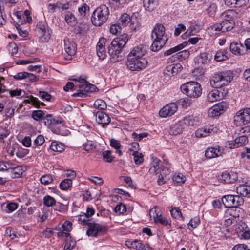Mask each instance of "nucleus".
<instances>
[{
	"label": "nucleus",
	"mask_w": 250,
	"mask_h": 250,
	"mask_svg": "<svg viewBox=\"0 0 250 250\" xmlns=\"http://www.w3.org/2000/svg\"><path fill=\"white\" fill-rule=\"evenodd\" d=\"M217 129L213 125H211L207 128H201L196 130L195 135L197 137H206L207 135H211L212 133L217 132Z\"/></svg>",
	"instance_id": "nucleus-19"
},
{
	"label": "nucleus",
	"mask_w": 250,
	"mask_h": 250,
	"mask_svg": "<svg viewBox=\"0 0 250 250\" xmlns=\"http://www.w3.org/2000/svg\"><path fill=\"white\" fill-rule=\"evenodd\" d=\"M143 5L146 10L153 11L158 5V0H143Z\"/></svg>",
	"instance_id": "nucleus-26"
},
{
	"label": "nucleus",
	"mask_w": 250,
	"mask_h": 250,
	"mask_svg": "<svg viewBox=\"0 0 250 250\" xmlns=\"http://www.w3.org/2000/svg\"><path fill=\"white\" fill-rule=\"evenodd\" d=\"M38 95L42 99L46 100L47 101H50L52 98L51 95L45 91H39Z\"/></svg>",
	"instance_id": "nucleus-57"
},
{
	"label": "nucleus",
	"mask_w": 250,
	"mask_h": 250,
	"mask_svg": "<svg viewBox=\"0 0 250 250\" xmlns=\"http://www.w3.org/2000/svg\"><path fill=\"white\" fill-rule=\"evenodd\" d=\"M172 179L177 183H183L186 180V177L180 173H175Z\"/></svg>",
	"instance_id": "nucleus-49"
},
{
	"label": "nucleus",
	"mask_w": 250,
	"mask_h": 250,
	"mask_svg": "<svg viewBox=\"0 0 250 250\" xmlns=\"http://www.w3.org/2000/svg\"><path fill=\"white\" fill-rule=\"evenodd\" d=\"M25 102L32 104L37 108H39L40 105H45L43 102H40L37 98L30 96L28 99L25 100Z\"/></svg>",
	"instance_id": "nucleus-31"
},
{
	"label": "nucleus",
	"mask_w": 250,
	"mask_h": 250,
	"mask_svg": "<svg viewBox=\"0 0 250 250\" xmlns=\"http://www.w3.org/2000/svg\"><path fill=\"white\" fill-rule=\"evenodd\" d=\"M229 53L227 50L223 49L218 51L215 55L214 59L218 62H221L227 59Z\"/></svg>",
	"instance_id": "nucleus-28"
},
{
	"label": "nucleus",
	"mask_w": 250,
	"mask_h": 250,
	"mask_svg": "<svg viewBox=\"0 0 250 250\" xmlns=\"http://www.w3.org/2000/svg\"><path fill=\"white\" fill-rule=\"evenodd\" d=\"M102 155L104 160L107 163H111L114 158V157L111 155V152L109 150L103 151Z\"/></svg>",
	"instance_id": "nucleus-51"
},
{
	"label": "nucleus",
	"mask_w": 250,
	"mask_h": 250,
	"mask_svg": "<svg viewBox=\"0 0 250 250\" xmlns=\"http://www.w3.org/2000/svg\"><path fill=\"white\" fill-rule=\"evenodd\" d=\"M232 250H250V249L245 244H238L235 245Z\"/></svg>",
	"instance_id": "nucleus-64"
},
{
	"label": "nucleus",
	"mask_w": 250,
	"mask_h": 250,
	"mask_svg": "<svg viewBox=\"0 0 250 250\" xmlns=\"http://www.w3.org/2000/svg\"><path fill=\"white\" fill-rule=\"evenodd\" d=\"M94 106L97 109L103 110L106 108V104L104 101L98 99L95 101Z\"/></svg>",
	"instance_id": "nucleus-45"
},
{
	"label": "nucleus",
	"mask_w": 250,
	"mask_h": 250,
	"mask_svg": "<svg viewBox=\"0 0 250 250\" xmlns=\"http://www.w3.org/2000/svg\"><path fill=\"white\" fill-rule=\"evenodd\" d=\"M122 27L118 23L111 25L110 28V32L113 34H116L118 32H120Z\"/></svg>",
	"instance_id": "nucleus-56"
},
{
	"label": "nucleus",
	"mask_w": 250,
	"mask_h": 250,
	"mask_svg": "<svg viewBox=\"0 0 250 250\" xmlns=\"http://www.w3.org/2000/svg\"><path fill=\"white\" fill-rule=\"evenodd\" d=\"M53 178L50 174L42 175L40 179L42 184L47 185L53 182Z\"/></svg>",
	"instance_id": "nucleus-48"
},
{
	"label": "nucleus",
	"mask_w": 250,
	"mask_h": 250,
	"mask_svg": "<svg viewBox=\"0 0 250 250\" xmlns=\"http://www.w3.org/2000/svg\"><path fill=\"white\" fill-rule=\"evenodd\" d=\"M109 14L108 8L105 5H102L93 12L91 21L95 26H101L107 21Z\"/></svg>",
	"instance_id": "nucleus-5"
},
{
	"label": "nucleus",
	"mask_w": 250,
	"mask_h": 250,
	"mask_svg": "<svg viewBox=\"0 0 250 250\" xmlns=\"http://www.w3.org/2000/svg\"><path fill=\"white\" fill-rule=\"evenodd\" d=\"M243 199L238 195H227L222 198V204L226 208L238 207L243 204Z\"/></svg>",
	"instance_id": "nucleus-8"
},
{
	"label": "nucleus",
	"mask_w": 250,
	"mask_h": 250,
	"mask_svg": "<svg viewBox=\"0 0 250 250\" xmlns=\"http://www.w3.org/2000/svg\"><path fill=\"white\" fill-rule=\"evenodd\" d=\"M96 143L94 141L88 140L83 144V149L86 151H89L96 147Z\"/></svg>",
	"instance_id": "nucleus-46"
},
{
	"label": "nucleus",
	"mask_w": 250,
	"mask_h": 250,
	"mask_svg": "<svg viewBox=\"0 0 250 250\" xmlns=\"http://www.w3.org/2000/svg\"><path fill=\"white\" fill-rule=\"evenodd\" d=\"M148 135V133L147 132H144L142 133L137 134L136 132L132 133V137L134 138V140L137 141H141L143 138L146 137Z\"/></svg>",
	"instance_id": "nucleus-55"
},
{
	"label": "nucleus",
	"mask_w": 250,
	"mask_h": 250,
	"mask_svg": "<svg viewBox=\"0 0 250 250\" xmlns=\"http://www.w3.org/2000/svg\"><path fill=\"white\" fill-rule=\"evenodd\" d=\"M129 39L128 36L125 33H124L116 38L114 39L112 42L114 44H117L119 46L124 48Z\"/></svg>",
	"instance_id": "nucleus-25"
},
{
	"label": "nucleus",
	"mask_w": 250,
	"mask_h": 250,
	"mask_svg": "<svg viewBox=\"0 0 250 250\" xmlns=\"http://www.w3.org/2000/svg\"><path fill=\"white\" fill-rule=\"evenodd\" d=\"M37 27L38 32L41 34L40 38L42 41L43 42H48L50 38L52 31L49 28L47 24L45 22L39 21Z\"/></svg>",
	"instance_id": "nucleus-10"
},
{
	"label": "nucleus",
	"mask_w": 250,
	"mask_h": 250,
	"mask_svg": "<svg viewBox=\"0 0 250 250\" xmlns=\"http://www.w3.org/2000/svg\"><path fill=\"white\" fill-rule=\"evenodd\" d=\"M224 97L223 92L216 88L212 90L208 94L207 99L208 101L213 102L216 101H219Z\"/></svg>",
	"instance_id": "nucleus-22"
},
{
	"label": "nucleus",
	"mask_w": 250,
	"mask_h": 250,
	"mask_svg": "<svg viewBox=\"0 0 250 250\" xmlns=\"http://www.w3.org/2000/svg\"><path fill=\"white\" fill-rule=\"evenodd\" d=\"M189 51L188 50H184L176 53L174 56L179 61H182L188 57Z\"/></svg>",
	"instance_id": "nucleus-44"
},
{
	"label": "nucleus",
	"mask_w": 250,
	"mask_h": 250,
	"mask_svg": "<svg viewBox=\"0 0 250 250\" xmlns=\"http://www.w3.org/2000/svg\"><path fill=\"white\" fill-rule=\"evenodd\" d=\"M241 44L238 43H231L230 44V51L235 55H238L240 54V47Z\"/></svg>",
	"instance_id": "nucleus-43"
},
{
	"label": "nucleus",
	"mask_w": 250,
	"mask_h": 250,
	"mask_svg": "<svg viewBox=\"0 0 250 250\" xmlns=\"http://www.w3.org/2000/svg\"><path fill=\"white\" fill-rule=\"evenodd\" d=\"M83 89L86 92H93L96 91L97 87L95 85L88 83Z\"/></svg>",
	"instance_id": "nucleus-60"
},
{
	"label": "nucleus",
	"mask_w": 250,
	"mask_h": 250,
	"mask_svg": "<svg viewBox=\"0 0 250 250\" xmlns=\"http://www.w3.org/2000/svg\"><path fill=\"white\" fill-rule=\"evenodd\" d=\"M72 80L73 81H78L82 84V85L79 86L81 89V91L79 92L74 93L72 96L74 97H85L87 96V94L83 91V89L86 85V84L88 83L85 80V79L81 78H79L78 79H73Z\"/></svg>",
	"instance_id": "nucleus-24"
},
{
	"label": "nucleus",
	"mask_w": 250,
	"mask_h": 250,
	"mask_svg": "<svg viewBox=\"0 0 250 250\" xmlns=\"http://www.w3.org/2000/svg\"><path fill=\"white\" fill-rule=\"evenodd\" d=\"M106 42V40L105 38H101L100 39L97 44V54L101 60H104L106 56V51L105 48Z\"/></svg>",
	"instance_id": "nucleus-14"
},
{
	"label": "nucleus",
	"mask_w": 250,
	"mask_h": 250,
	"mask_svg": "<svg viewBox=\"0 0 250 250\" xmlns=\"http://www.w3.org/2000/svg\"><path fill=\"white\" fill-rule=\"evenodd\" d=\"M164 171V166L161 161L157 158L153 160L151 163V167L149 170L150 173L158 174Z\"/></svg>",
	"instance_id": "nucleus-17"
},
{
	"label": "nucleus",
	"mask_w": 250,
	"mask_h": 250,
	"mask_svg": "<svg viewBox=\"0 0 250 250\" xmlns=\"http://www.w3.org/2000/svg\"><path fill=\"white\" fill-rule=\"evenodd\" d=\"M134 157V162L136 165H140L144 161L143 155L137 151H134L132 154Z\"/></svg>",
	"instance_id": "nucleus-41"
},
{
	"label": "nucleus",
	"mask_w": 250,
	"mask_h": 250,
	"mask_svg": "<svg viewBox=\"0 0 250 250\" xmlns=\"http://www.w3.org/2000/svg\"><path fill=\"white\" fill-rule=\"evenodd\" d=\"M146 53V46L140 45L133 47L127 55V68L132 71H139L145 68L148 61L144 56Z\"/></svg>",
	"instance_id": "nucleus-1"
},
{
	"label": "nucleus",
	"mask_w": 250,
	"mask_h": 250,
	"mask_svg": "<svg viewBox=\"0 0 250 250\" xmlns=\"http://www.w3.org/2000/svg\"><path fill=\"white\" fill-rule=\"evenodd\" d=\"M123 48L117 44H113L112 41L108 46V53L113 59L115 57H118L122 53Z\"/></svg>",
	"instance_id": "nucleus-23"
},
{
	"label": "nucleus",
	"mask_w": 250,
	"mask_h": 250,
	"mask_svg": "<svg viewBox=\"0 0 250 250\" xmlns=\"http://www.w3.org/2000/svg\"><path fill=\"white\" fill-rule=\"evenodd\" d=\"M200 222V219L198 217H195L194 218L191 219L188 225L190 226L192 229L197 227V226L199 224Z\"/></svg>",
	"instance_id": "nucleus-58"
},
{
	"label": "nucleus",
	"mask_w": 250,
	"mask_h": 250,
	"mask_svg": "<svg viewBox=\"0 0 250 250\" xmlns=\"http://www.w3.org/2000/svg\"><path fill=\"white\" fill-rule=\"evenodd\" d=\"M165 33V28L162 24H157L154 26L151 34L153 41L150 49L152 51H158L166 44L168 38Z\"/></svg>",
	"instance_id": "nucleus-2"
},
{
	"label": "nucleus",
	"mask_w": 250,
	"mask_h": 250,
	"mask_svg": "<svg viewBox=\"0 0 250 250\" xmlns=\"http://www.w3.org/2000/svg\"><path fill=\"white\" fill-rule=\"evenodd\" d=\"M171 215L175 218H183L182 213L178 208H173L170 210Z\"/></svg>",
	"instance_id": "nucleus-54"
},
{
	"label": "nucleus",
	"mask_w": 250,
	"mask_h": 250,
	"mask_svg": "<svg viewBox=\"0 0 250 250\" xmlns=\"http://www.w3.org/2000/svg\"><path fill=\"white\" fill-rule=\"evenodd\" d=\"M45 114V112L41 110H34L32 111L31 117L32 118L36 121H39L40 120H42V119L44 120V116Z\"/></svg>",
	"instance_id": "nucleus-35"
},
{
	"label": "nucleus",
	"mask_w": 250,
	"mask_h": 250,
	"mask_svg": "<svg viewBox=\"0 0 250 250\" xmlns=\"http://www.w3.org/2000/svg\"><path fill=\"white\" fill-rule=\"evenodd\" d=\"M180 89L184 94L194 98L199 97L202 94L201 85L196 82L191 81L183 84Z\"/></svg>",
	"instance_id": "nucleus-6"
},
{
	"label": "nucleus",
	"mask_w": 250,
	"mask_h": 250,
	"mask_svg": "<svg viewBox=\"0 0 250 250\" xmlns=\"http://www.w3.org/2000/svg\"><path fill=\"white\" fill-rule=\"evenodd\" d=\"M64 50L70 57L68 59H71V57L75 54L77 51L76 43L69 39H64Z\"/></svg>",
	"instance_id": "nucleus-16"
},
{
	"label": "nucleus",
	"mask_w": 250,
	"mask_h": 250,
	"mask_svg": "<svg viewBox=\"0 0 250 250\" xmlns=\"http://www.w3.org/2000/svg\"><path fill=\"white\" fill-rule=\"evenodd\" d=\"M217 6L215 4H211L209 7L207 9V13L210 16H214L215 14Z\"/></svg>",
	"instance_id": "nucleus-61"
},
{
	"label": "nucleus",
	"mask_w": 250,
	"mask_h": 250,
	"mask_svg": "<svg viewBox=\"0 0 250 250\" xmlns=\"http://www.w3.org/2000/svg\"><path fill=\"white\" fill-rule=\"evenodd\" d=\"M105 227L96 223H89L88 224V229L86 234L89 236L96 237L104 234L106 231Z\"/></svg>",
	"instance_id": "nucleus-9"
},
{
	"label": "nucleus",
	"mask_w": 250,
	"mask_h": 250,
	"mask_svg": "<svg viewBox=\"0 0 250 250\" xmlns=\"http://www.w3.org/2000/svg\"><path fill=\"white\" fill-rule=\"evenodd\" d=\"M77 218L78 221H79L82 225H88V224L90 223L88 222V221L90 220V219L87 217L85 213L77 216Z\"/></svg>",
	"instance_id": "nucleus-53"
},
{
	"label": "nucleus",
	"mask_w": 250,
	"mask_h": 250,
	"mask_svg": "<svg viewBox=\"0 0 250 250\" xmlns=\"http://www.w3.org/2000/svg\"><path fill=\"white\" fill-rule=\"evenodd\" d=\"M229 213L231 216L234 218L239 217L240 213H242L243 210L237 207H233L229 208Z\"/></svg>",
	"instance_id": "nucleus-47"
},
{
	"label": "nucleus",
	"mask_w": 250,
	"mask_h": 250,
	"mask_svg": "<svg viewBox=\"0 0 250 250\" xmlns=\"http://www.w3.org/2000/svg\"><path fill=\"white\" fill-rule=\"evenodd\" d=\"M126 245L137 250H142L144 248V244L141 243V241L138 240H135L132 242L127 241Z\"/></svg>",
	"instance_id": "nucleus-32"
},
{
	"label": "nucleus",
	"mask_w": 250,
	"mask_h": 250,
	"mask_svg": "<svg viewBox=\"0 0 250 250\" xmlns=\"http://www.w3.org/2000/svg\"><path fill=\"white\" fill-rule=\"evenodd\" d=\"M110 142L111 147L116 149V153L118 154L119 156H121L122 154V150L120 149L121 147L120 142L115 139H110Z\"/></svg>",
	"instance_id": "nucleus-36"
},
{
	"label": "nucleus",
	"mask_w": 250,
	"mask_h": 250,
	"mask_svg": "<svg viewBox=\"0 0 250 250\" xmlns=\"http://www.w3.org/2000/svg\"><path fill=\"white\" fill-rule=\"evenodd\" d=\"M65 21L69 23L70 25H74L76 23V18L73 14L68 12L65 16Z\"/></svg>",
	"instance_id": "nucleus-50"
},
{
	"label": "nucleus",
	"mask_w": 250,
	"mask_h": 250,
	"mask_svg": "<svg viewBox=\"0 0 250 250\" xmlns=\"http://www.w3.org/2000/svg\"><path fill=\"white\" fill-rule=\"evenodd\" d=\"M178 106L175 103H170L163 106L159 111L160 116L166 118L173 115L177 110Z\"/></svg>",
	"instance_id": "nucleus-12"
},
{
	"label": "nucleus",
	"mask_w": 250,
	"mask_h": 250,
	"mask_svg": "<svg viewBox=\"0 0 250 250\" xmlns=\"http://www.w3.org/2000/svg\"><path fill=\"white\" fill-rule=\"evenodd\" d=\"M248 142V138L246 135H241L238 137H237L234 140V142L236 147L241 146H242L245 145Z\"/></svg>",
	"instance_id": "nucleus-37"
},
{
	"label": "nucleus",
	"mask_w": 250,
	"mask_h": 250,
	"mask_svg": "<svg viewBox=\"0 0 250 250\" xmlns=\"http://www.w3.org/2000/svg\"><path fill=\"white\" fill-rule=\"evenodd\" d=\"M219 179L222 182L231 183L235 181L238 179V176L236 173L225 171L222 172L221 175L219 176Z\"/></svg>",
	"instance_id": "nucleus-15"
},
{
	"label": "nucleus",
	"mask_w": 250,
	"mask_h": 250,
	"mask_svg": "<svg viewBox=\"0 0 250 250\" xmlns=\"http://www.w3.org/2000/svg\"><path fill=\"white\" fill-rule=\"evenodd\" d=\"M50 148L53 151L62 152L64 149V145L62 143L54 141L51 143Z\"/></svg>",
	"instance_id": "nucleus-33"
},
{
	"label": "nucleus",
	"mask_w": 250,
	"mask_h": 250,
	"mask_svg": "<svg viewBox=\"0 0 250 250\" xmlns=\"http://www.w3.org/2000/svg\"><path fill=\"white\" fill-rule=\"evenodd\" d=\"M234 123L237 126H241L250 122V108H245L240 110L234 116Z\"/></svg>",
	"instance_id": "nucleus-7"
},
{
	"label": "nucleus",
	"mask_w": 250,
	"mask_h": 250,
	"mask_svg": "<svg viewBox=\"0 0 250 250\" xmlns=\"http://www.w3.org/2000/svg\"><path fill=\"white\" fill-rule=\"evenodd\" d=\"M72 185V180L71 178L64 179L60 184V188L62 190H66L70 188Z\"/></svg>",
	"instance_id": "nucleus-38"
},
{
	"label": "nucleus",
	"mask_w": 250,
	"mask_h": 250,
	"mask_svg": "<svg viewBox=\"0 0 250 250\" xmlns=\"http://www.w3.org/2000/svg\"><path fill=\"white\" fill-rule=\"evenodd\" d=\"M182 124V122L181 121H179L178 123L171 125V126L170 127L169 133L173 135H176L177 134H180L183 129Z\"/></svg>",
	"instance_id": "nucleus-27"
},
{
	"label": "nucleus",
	"mask_w": 250,
	"mask_h": 250,
	"mask_svg": "<svg viewBox=\"0 0 250 250\" xmlns=\"http://www.w3.org/2000/svg\"><path fill=\"white\" fill-rule=\"evenodd\" d=\"M169 68L171 69L172 75H174L181 71L182 66L180 64H176L174 66H170Z\"/></svg>",
	"instance_id": "nucleus-62"
},
{
	"label": "nucleus",
	"mask_w": 250,
	"mask_h": 250,
	"mask_svg": "<svg viewBox=\"0 0 250 250\" xmlns=\"http://www.w3.org/2000/svg\"><path fill=\"white\" fill-rule=\"evenodd\" d=\"M159 174L157 179V183L159 185H162L165 183L168 178L165 172H161Z\"/></svg>",
	"instance_id": "nucleus-52"
},
{
	"label": "nucleus",
	"mask_w": 250,
	"mask_h": 250,
	"mask_svg": "<svg viewBox=\"0 0 250 250\" xmlns=\"http://www.w3.org/2000/svg\"><path fill=\"white\" fill-rule=\"evenodd\" d=\"M130 21V16L126 13H125L121 15L118 20V23L121 25L122 27H125Z\"/></svg>",
	"instance_id": "nucleus-34"
},
{
	"label": "nucleus",
	"mask_w": 250,
	"mask_h": 250,
	"mask_svg": "<svg viewBox=\"0 0 250 250\" xmlns=\"http://www.w3.org/2000/svg\"><path fill=\"white\" fill-rule=\"evenodd\" d=\"M114 210L119 214H123L126 211V207L124 204H120L115 207Z\"/></svg>",
	"instance_id": "nucleus-59"
},
{
	"label": "nucleus",
	"mask_w": 250,
	"mask_h": 250,
	"mask_svg": "<svg viewBox=\"0 0 250 250\" xmlns=\"http://www.w3.org/2000/svg\"><path fill=\"white\" fill-rule=\"evenodd\" d=\"M188 43L187 42H184L180 44L177 45L176 46L171 48L169 49L166 51L164 52V56H168V55H170L175 52L179 51L181 50V49H182L184 47L186 46L187 45Z\"/></svg>",
	"instance_id": "nucleus-29"
},
{
	"label": "nucleus",
	"mask_w": 250,
	"mask_h": 250,
	"mask_svg": "<svg viewBox=\"0 0 250 250\" xmlns=\"http://www.w3.org/2000/svg\"><path fill=\"white\" fill-rule=\"evenodd\" d=\"M224 153V149L220 146L208 148L205 151V157L208 159H211L221 156Z\"/></svg>",
	"instance_id": "nucleus-13"
},
{
	"label": "nucleus",
	"mask_w": 250,
	"mask_h": 250,
	"mask_svg": "<svg viewBox=\"0 0 250 250\" xmlns=\"http://www.w3.org/2000/svg\"><path fill=\"white\" fill-rule=\"evenodd\" d=\"M236 192L243 197L250 198V182H245L236 188Z\"/></svg>",
	"instance_id": "nucleus-20"
},
{
	"label": "nucleus",
	"mask_w": 250,
	"mask_h": 250,
	"mask_svg": "<svg viewBox=\"0 0 250 250\" xmlns=\"http://www.w3.org/2000/svg\"><path fill=\"white\" fill-rule=\"evenodd\" d=\"M56 200L50 195H46L43 198V205L47 207H53L56 205Z\"/></svg>",
	"instance_id": "nucleus-39"
},
{
	"label": "nucleus",
	"mask_w": 250,
	"mask_h": 250,
	"mask_svg": "<svg viewBox=\"0 0 250 250\" xmlns=\"http://www.w3.org/2000/svg\"><path fill=\"white\" fill-rule=\"evenodd\" d=\"M153 210H154V213H153L156 214L155 215H154V214L153 215V217H154L155 222H156V223L159 222L163 225H167V224H168L167 220L166 218L163 217L161 214L159 215V212L157 213L156 208H154L153 209L151 210V212H152L153 211Z\"/></svg>",
	"instance_id": "nucleus-30"
},
{
	"label": "nucleus",
	"mask_w": 250,
	"mask_h": 250,
	"mask_svg": "<svg viewBox=\"0 0 250 250\" xmlns=\"http://www.w3.org/2000/svg\"><path fill=\"white\" fill-rule=\"evenodd\" d=\"M182 123L188 126H193L197 125V121L194 119L193 116H186L184 118Z\"/></svg>",
	"instance_id": "nucleus-40"
},
{
	"label": "nucleus",
	"mask_w": 250,
	"mask_h": 250,
	"mask_svg": "<svg viewBox=\"0 0 250 250\" xmlns=\"http://www.w3.org/2000/svg\"><path fill=\"white\" fill-rule=\"evenodd\" d=\"M96 121L99 124L102 125L103 126H104L109 124L110 122V118L109 116L105 112L102 111H98L95 113Z\"/></svg>",
	"instance_id": "nucleus-18"
},
{
	"label": "nucleus",
	"mask_w": 250,
	"mask_h": 250,
	"mask_svg": "<svg viewBox=\"0 0 250 250\" xmlns=\"http://www.w3.org/2000/svg\"><path fill=\"white\" fill-rule=\"evenodd\" d=\"M8 171L14 174V176H12V178L19 177L22 173V169L21 167H16L9 168Z\"/></svg>",
	"instance_id": "nucleus-42"
},
{
	"label": "nucleus",
	"mask_w": 250,
	"mask_h": 250,
	"mask_svg": "<svg viewBox=\"0 0 250 250\" xmlns=\"http://www.w3.org/2000/svg\"><path fill=\"white\" fill-rule=\"evenodd\" d=\"M223 21L221 22V28H223L222 32L229 31L232 29L235 26V22L232 17L228 14V12H225L222 14Z\"/></svg>",
	"instance_id": "nucleus-11"
},
{
	"label": "nucleus",
	"mask_w": 250,
	"mask_h": 250,
	"mask_svg": "<svg viewBox=\"0 0 250 250\" xmlns=\"http://www.w3.org/2000/svg\"><path fill=\"white\" fill-rule=\"evenodd\" d=\"M233 78V73L230 70L219 72L214 73L210 81L212 87L219 88L223 86L228 85Z\"/></svg>",
	"instance_id": "nucleus-3"
},
{
	"label": "nucleus",
	"mask_w": 250,
	"mask_h": 250,
	"mask_svg": "<svg viewBox=\"0 0 250 250\" xmlns=\"http://www.w3.org/2000/svg\"><path fill=\"white\" fill-rule=\"evenodd\" d=\"M44 124L54 133L62 134V129L64 126V122L62 119L55 118L51 114H47L44 117Z\"/></svg>",
	"instance_id": "nucleus-4"
},
{
	"label": "nucleus",
	"mask_w": 250,
	"mask_h": 250,
	"mask_svg": "<svg viewBox=\"0 0 250 250\" xmlns=\"http://www.w3.org/2000/svg\"><path fill=\"white\" fill-rule=\"evenodd\" d=\"M225 105L220 103L211 107L208 112V115L210 117H214L220 115L225 110Z\"/></svg>",
	"instance_id": "nucleus-21"
},
{
	"label": "nucleus",
	"mask_w": 250,
	"mask_h": 250,
	"mask_svg": "<svg viewBox=\"0 0 250 250\" xmlns=\"http://www.w3.org/2000/svg\"><path fill=\"white\" fill-rule=\"evenodd\" d=\"M7 91H9L10 95L11 97L21 96L22 92H23V90L21 89H16L11 90H7Z\"/></svg>",
	"instance_id": "nucleus-63"
}]
</instances>
